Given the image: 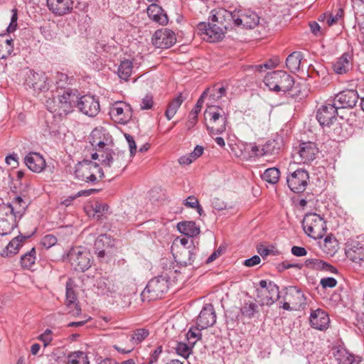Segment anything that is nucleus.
<instances>
[{
  "mask_svg": "<svg viewBox=\"0 0 364 364\" xmlns=\"http://www.w3.org/2000/svg\"><path fill=\"white\" fill-rule=\"evenodd\" d=\"M338 109V107L332 100H328L318 109L316 119L323 128H329L331 126H334L333 133L337 136H340L341 127L338 123H336L337 121Z\"/></svg>",
  "mask_w": 364,
  "mask_h": 364,
  "instance_id": "f257e3e1",
  "label": "nucleus"
},
{
  "mask_svg": "<svg viewBox=\"0 0 364 364\" xmlns=\"http://www.w3.org/2000/svg\"><path fill=\"white\" fill-rule=\"evenodd\" d=\"M77 98L71 90H65L56 98L48 99L46 101V107L50 112L56 113L60 116L66 115L72 112Z\"/></svg>",
  "mask_w": 364,
  "mask_h": 364,
  "instance_id": "f03ea898",
  "label": "nucleus"
},
{
  "mask_svg": "<svg viewBox=\"0 0 364 364\" xmlns=\"http://www.w3.org/2000/svg\"><path fill=\"white\" fill-rule=\"evenodd\" d=\"M264 82L270 90L286 92L291 90L294 80L285 71L276 70L268 73L264 77Z\"/></svg>",
  "mask_w": 364,
  "mask_h": 364,
  "instance_id": "7ed1b4c3",
  "label": "nucleus"
},
{
  "mask_svg": "<svg viewBox=\"0 0 364 364\" xmlns=\"http://www.w3.org/2000/svg\"><path fill=\"white\" fill-rule=\"evenodd\" d=\"M302 227L305 233L313 239H321L327 230L326 221L315 213H306L302 220Z\"/></svg>",
  "mask_w": 364,
  "mask_h": 364,
  "instance_id": "20e7f679",
  "label": "nucleus"
},
{
  "mask_svg": "<svg viewBox=\"0 0 364 364\" xmlns=\"http://www.w3.org/2000/svg\"><path fill=\"white\" fill-rule=\"evenodd\" d=\"M97 173L100 178H103L104 173L99 164L96 162L84 160L76 164L75 168V178L85 182L95 183L97 181Z\"/></svg>",
  "mask_w": 364,
  "mask_h": 364,
  "instance_id": "39448f33",
  "label": "nucleus"
},
{
  "mask_svg": "<svg viewBox=\"0 0 364 364\" xmlns=\"http://www.w3.org/2000/svg\"><path fill=\"white\" fill-rule=\"evenodd\" d=\"M168 289V280L164 276L151 279L141 292L143 301H151L160 299Z\"/></svg>",
  "mask_w": 364,
  "mask_h": 364,
  "instance_id": "423d86ee",
  "label": "nucleus"
},
{
  "mask_svg": "<svg viewBox=\"0 0 364 364\" xmlns=\"http://www.w3.org/2000/svg\"><path fill=\"white\" fill-rule=\"evenodd\" d=\"M100 160L105 168H110L117 175L120 173L127 166L124 152L118 149H106L102 152Z\"/></svg>",
  "mask_w": 364,
  "mask_h": 364,
  "instance_id": "0eeeda50",
  "label": "nucleus"
},
{
  "mask_svg": "<svg viewBox=\"0 0 364 364\" xmlns=\"http://www.w3.org/2000/svg\"><path fill=\"white\" fill-rule=\"evenodd\" d=\"M68 259L75 271L85 272L92 264L90 253L84 247H75L70 250Z\"/></svg>",
  "mask_w": 364,
  "mask_h": 364,
  "instance_id": "6e6552de",
  "label": "nucleus"
},
{
  "mask_svg": "<svg viewBox=\"0 0 364 364\" xmlns=\"http://www.w3.org/2000/svg\"><path fill=\"white\" fill-rule=\"evenodd\" d=\"M256 291L261 305L269 306L279 298V287L273 282H267L266 280H261Z\"/></svg>",
  "mask_w": 364,
  "mask_h": 364,
  "instance_id": "1a4fd4ad",
  "label": "nucleus"
},
{
  "mask_svg": "<svg viewBox=\"0 0 364 364\" xmlns=\"http://www.w3.org/2000/svg\"><path fill=\"white\" fill-rule=\"evenodd\" d=\"M24 85L35 91L44 92L49 90L50 85L46 73L27 69L24 71Z\"/></svg>",
  "mask_w": 364,
  "mask_h": 364,
  "instance_id": "9d476101",
  "label": "nucleus"
},
{
  "mask_svg": "<svg viewBox=\"0 0 364 364\" xmlns=\"http://www.w3.org/2000/svg\"><path fill=\"white\" fill-rule=\"evenodd\" d=\"M196 31L203 40L209 42H216L222 40L226 31L213 21L208 23L205 22L199 23L197 25Z\"/></svg>",
  "mask_w": 364,
  "mask_h": 364,
  "instance_id": "9b49d317",
  "label": "nucleus"
},
{
  "mask_svg": "<svg viewBox=\"0 0 364 364\" xmlns=\"http://www.w3.org/2000/svg\"><path fill=\"white\" fill-rule=\"evenodd\" d=\"M318 154V148L316 143L302 141L295 148L293 156L299 163L308 164L315 160Z\"/></svg>",
  "mask_w": 364,
  "mask_h": 364,
  "instance_id": "f8f14e48",
  "label": "nucleus"
},
{
  "mask_svg": "<svg viewBox=\"0 0 364 364\" xmlns=\"http://www.w3.org/2000/svg\"><path fill=\"white\" fill-rule=\"evenodd\" d=\"M16 226V219L9 204H0V235H6Z\"/></svg>",
  "mask_w": 364,
  "mask_h": 364,
  "instance_id": "ddd939ff",
  "label": "nucleus"
},
{
  "mask_svg": "<svg viewBox=\"0 0 364 364\" xmlns=\"http://www.w3.org/2000/svg\"><path fill=\"white\" fill-rule=\"evenodd\" d=\"M309 178V173L306 170L299 168L287 176V182L291 191L301 193L306 188Z\"/></svg>",
  "mask_w": 364,
  "mask_h": 364,
  "instance_id": "4468645a",
  "label": "nucleus"
},
{
  "mask_svg": "<svg viewBox=\"0 0 364 364\" xmlns=\"http://www.w3.org/2000/svg\"><path fill=\"white\" fill-rule=\"evenodd\" d=\"M235 26H242L252 29L257 26L259 22V17L253 11L249 9L235 10Z\"/></svg>",
  "mask_w": 364,
  "mask_h": 364,
  "instance_id": "2eb2a0df",
  "label": "nucleus"
},
{
  "mask_svg": "<svg viewBox=\"0 0 364 364\" xmlns=\"http://www.w3.org/2000/svg\"><path fill=\"white\" fill-rule=\"evenodd\" d=\"M76 102L78 109L88 117H95L100 112V102L93 95H83Z\"/></svg>",
  "mask_w": 364,
  "mask_h": 364,
  "instance_id": "dca6fc26",
  "label": "nucleus"
},
{
  "mask_svg": "<svg viewBox=\"0 0 364 364\" xmlns=\"http://www.w3.org/2000/svg\"><path fill=\"white\" fill-rule=\"evenodd\" d=\"M110 116L118 123L125 124L132 117V109L131 106L124 102H116L112 105L109 110Z\"/></svg>",
  "mask_w": 364,
  "mask_h": 364,
  "instance_id": "f3484780",
  "label": "nucleus"
},
{
  "mask_svg": "<svg viewBox=\"0 0 364 364\" xmlns=\"http://www.w3.org/2000/svg\"><path fill=\"white\" fill-rule=\"evenodd\" d=\"M152 43L158 48L166 49L171 47L176 41L173 31L161 28L155 31L151 38Z\"/></svg>",
  "mask_w": 364,
  "mask_h": 364,
  "instance_id": "a211bd4d",
  "label": "nucleus"
},
{
  "mask_svg": "<svg viewBox=\"0 0 364 364\" xmlns=\"http://www.w3.org/2000/svg\"><path fill=\"white\" fill-rule=\"evenodd\" d=\"M358 93L353 89L346 90L338 93L332 101L338 109H350L358 102Z\"/></svg>",
  "mask_w": 364,
  "mask_h": 364,
  "instance_id": "6ab92c4d",
  "label": "nucleus"
},
{
  "mask_svg": "<svg viewBox=\"0 0 364 364\" xmlns=\"http://www.w3.org/2000/svg\"><path fill=\"white\" fill-rule=\"evenodd\" d=\"M210 21L215 22L220 27H223L226 31L232 28L235 26V10L233 11H228L225 9L220 8L213 10Z\"/></svg>",
  "mask_w": 364,
  "mask_h": 364,
  "instance_id": "aec40b11",
  "label": "nucleus"
},
{
  "mask_svg": "<svg viewBox=\"0 0 364 364\" xmlns=\"http://www.w3.org/2000/svg\"><path fill=\"white\" fill-rule=\"evenodd\" d=\"M198 250L193 244L192 240L188 247H181L176 255L174 257L175 260L182 266L193 265L197 258V252Z\"/></svg>",
  "mask_w": 364,
  "mask_h": 364,
  "instance_id": "412c9836",
  "label": "nucleus"
},
{
  "mask_svg": "<svg viewBox=\"0 0 364 364\" xmlns=\"http://www.w3.org/2000/svg\"><path fill=\"white\" fill-rule=\"evenodd\" d=\"M216 322V314L213 306L211 304H205L200 311L196 325L201 329L212 326Z\"/></svg>",
  "mask_w": 364,
  "mask_h": 364,
  "instance_id": "4be33fe9",
  "label": "nucleus"
},
{
  "mask_svg": "<svg viewBox=\"0 0 364 364\" xmlns=\"http://www.w3.org/2000/svg\"><path fill=\"white\" fill-rule=\"evenodd\" d=\"M65 304L67 308L75 306V309L70 310L71 316H79L81 314V308L79 306L77 298L74 290V282L70 278L66 282Z\"/></svg>",
  "mask_w": 364,
  "mask_h": 364,
  "instance_id": "5701e85b",
  "label": "nucleus"
},
{
  "mask_svg": "<svg viewBox=\"0 0 364 364\" xmlns=\"http://www.w3.org/2000/svg\"><path fill=\"white\" fill-rule=\"evenodd\" d=\"M309 321L312 328L319 331L326 330L330 324L328 314L321 309H317L311 311Z\"/></svg>",
  "mask_w": 364,
  "mask_h": 364,
  "instance_id": "b1692460",
  "label": "nucleus"
},
{
  "mask_svg": "<svg viewBox=\"0 0 364 364\" xmlns=\"http://www.w3.org/2000/svg\"><path fill=\"white\" fill-rule=\"evenodd\" d=\"M49 11L55 16H61L71 13L73 1L72 0H47Z\"/></svg>",
  "mask_w": 364,
  "mask_h": 364,
  "instance_id": "393cba45",
  "label": "nucleus"
},
{
  "mask_svg": "<svg viewBox=\"0 0 364 364\" xmlns=\"http://www.w3.org/2000/svg\"><path fill=\"white\" fill-rule=\"evenodd\" d=\"M207 117H209V124L208 125L213 126L218 121H220V129L224 128V123L228 122V114L224 109L218 106H210L205 110Z\"/></svg>",
  "mask_w": 364,
  "mask_h": 364,
  "instance_id": "a878e982",
  "label": "nucleus"
},
{
  "mask_svg": "<svg viewBox=\"0 0 364 364\" xmlns=\"http://www.w3.org/2000/svg\"><path fill=\"white\" fill-rule=\"evenodd\" d=\"M24 161L27 167L35 173H41L46 167L44 158L36 152L28 154L24 159Z\"/></svg>",
  "mask_w": 364,
  "mask_h": 364,
  "instance_id": "bb28decb",
  "label": "nucleus"
},
{
  "mask_svg": "<svg viewBox=\"0 0 364 364\" xmlns=\"http://www.w3.org/2000/svg\"><path fill=\"white\" fill-rule=\"evenodd\" d=\"M284 146V138L281 135H275L263 145V154L267 155H277Z\"/></svg>",
  "mask_w": 364,
  "mask_h": 364,
  "instance_id": "cd10ccee",
  "label": "nucleus"
},
{
  "mask_svg": "<svg viewBox=\"0 0 364 364\" xmlns=\"http://www.w3.org/2000/svg\"><path fill=\"white\" fill-rule=\"evenodd\" d=\"M352 55L348 53H344L340 58L333 63L334 72L338 75H343L348 73L352 68Z\"/></svg>",
  "mask_w": 364,
  "mask_h": 364,
  "instance_id": "c85d7f7f",
  "label": "nucleus"
},
{
  "mask_svg": "<svg viewBox=\"0 0 364 364\" xmlns=\"http://www.w3.org/2000/svg\"><path fill=\"white\" fill-rule=\"evenodd\" d=\"M286 299L291 302L292 309H298L306 304V297L304 293L296 287H290L288 289Z\"/></svg>",
  "mask_w": 364,
  "mask_h": 364,
  "instance_id": "c756f323",
  "label": "nucleus"
},
{
  "mask_svg": "<svg viewBox=\"0 0 364 364\" xmlns=\"http://www.w3.org/2000/svg\"><path fill=\"white\" fill-rule=\"evenodd\" d=\"M301 264L302 268L305 267L312 270H324L331 273L336 272V269L333 266L316 258L308 259Z\"/></svg>",
  "mask_w": 364,
  "mask_h": 364,
  "instance_id": "7c9ffc66",
  "label": "nucleus"
},
{
  "mask_svg": "<svg viewBox=\"0 0 364 364\" xmlns=\"http://www.w3.org/2000/svg\"><path fill=\"white\" fill-rule=\"evenodd\" d=\"M147 14L151 20L161 25H166L168 21L166 14L156 4H151L148 6Z\"/></svg>",
  "mask_w": 364,
  "mask_h": 364,
  "instance_id": "2f4dec72",
  "label": "nucleus"
},
{
  "mask_svg": "<svg viewBox=\"0 0 364 364\" xmlns=\"http://www.w3.org/2000/svg\"><path fill=\"white\" fill-rule=\"evenodd\" d=\"M9 204L10 209H11V213L15 215L16 220L21 218L28 208V202L21 196H15Z\"/></svg>",
  "mask_w": 364,
  "mask_h": 364,
  "instance_id": "473e14b6",
  "label": "nucleus"
},
{
  "mask_svg": "<svg viewBox=\"0 0 364 364\" xmlns=\"http://www.w3.org/2000/svg\"><path fill=\"white\" fill-rule=\"evenodd\" d=\"M351 1L358 30L364 34V0H351Z\"/></svg>",
  "mask_w": 364,
  "mask_h": 364,
  "instance_id": "72a5a7b5",
  "label": "nucleus"
},
{
  "mask_svg": "<svg viewBox=\"0 0 364 364\" xmlns=\"http://www.w3.org/2000/svg\"><path fill=\"white\" fill-rule=\"evenodd\" d=\"M333 355L339 364H353L355 361L354 355L341 346L334 348Z\"/></svg>",
  "mask_w": 364,
  "mask_h": 364,
  "instance_id": "f704fd0d",
  "label": "nucleus"
},
{
  "mask_svg": "<svg viewBox=\"0 0 364 364\" xmlns=\"http://www.w3.org/2000/svg\"><path fill=\"white\" fill-rule=\"evenodd\" d=\"M178 230L188 236L193 237L200 233V228L193 221H183L177 224Z\"/></svg>",
  "mask_w": 364,
  "mask_h": 364,
  "instance_id": "c9c22d12",
  "label": "nucleus"
},
{
  "mask_svg": "<svg viewBox=\"0 0 364 364\" xmlns=\"http://www.w3.org/2000/svg\"><path fill=\"white\" fill-rule=\"evenodd\" d=\"M206 95V91H205L200 98L198 100V102L195 107L193 108V109L188 114V119L186 124V126L188 129L192 128L197 122L198 121V113L200 112L202 105L203 103V98L205 95Z\"/></svg>",
  "mask_w": 364,
  "mask_h": 364,
  "instance_id": "e433bc0d",
  "label": "nucleus"
},
{
  "mask_svg": "<svg viewBox=\"0 0 364 364\" xmlns=\"http://www.w3.org/2000/svg\"><path fill=\"white\" fill-rule=\"evenodd\" d=\"M5 34L0 35V59L10 56L14 51L12 38H4Z\"/></svg>",
  "mask_w": 364,
  "mask_h": 364,
  "instance_id": "4c0bfd02",
  "label": "nucleus"
},
{
  "mask_svg": "<svg viewBox=\"0 0 364 364\" xmlns=\"http://www.w3.org/2000/svg\"><path fill=\"white\" fill-rule=\"evenodd\" d=\"M302 54L300 52H293L286 59V66L292 73L299 70Z\"/></svg>",
  "mask_w": 364,
  "mask_h": 364,
  "instance_id": "58836bf2",
  "label": "nucleus"
},
{
  "mask_svg": "<svg viewBox=\"0 0 364 364\" xmlns=\"http://www.w3.org/2000/svg\"><path fill=\"white\" fill-rule=\"evenodd\" d=\"M184 100L185 97H183L182 94L180 93L168 104V107L165 112V116L168 120H171L174 117Z\"/></svg>",
  "mask_w": 364,
  "mask_h": 364,
  "instance_id": "ea45409f",
  "label": "nucleus"
},
{
  "mask_svg": "<svg viewBox=\"0 0 364 364\" xmlns=\"http://www.w3.org/2000/svg\"><path fill=\"white\" fill-rule=\"evenodd\" d=\"M133 70V63L129 60L122 61L118 67L117 75L121 80L127 81Z\"/></svg>",
  "mask_w": 364,
  "mask_h": 364,
  "instance_id": "a19ab883",
  "label": "nucleus"
},
{
  "mask_svg": "<svg viewBox=\"0 0 364 364\" xmlns=\"http://www.w3.org/2000/svg\"><path fill=\"white\" fill-rule=\"evenodd\" d=\"M68 364H90L87 354L83 351H74L67 357Z\"/></svg>",
  "mask_w": 364,
  "mask_h": 364,
  "instance_id": "79ce46f5",
  "label": "nucleus"
},
{
  "mask_svg": "<svg viewBox=\"0 0 364 364\" xmlns=\"http://www.w3.org/2000/svg\"><path fill=\"white\" fill-rule=\"evenodd\" d=\"M149 335V331L146 328H137L134 330L131 336L130 346L134 348L144 341Z\"/></svg>",
  "mask_w": 364,
  "mask_h": 364,
  "instance_id": "37998d69",
  "label": "nucleus"
},
{
  "mask_svg": "<svg viewBox=\"0 0 364 364\" xmlns=\"http://www.w3.org/2000/svg\"><path fill=\"white\" fill-rule=\"evenodd\" d=\"M280 171L277 168H269L264 171L262 175V178L271 184H276L279 179Z\"/></svg>",
  "mask_w": 364,
  "mask_h": 364,
  "instance_id": "c03bdc74",
  "label": "nucleus"
},
{
  "mask_svg": "<svg viewBox=\"0 0 364 364\" xmlns=\"http://www.w3.org/2000/svg\"><path fill=\"white\" fill-rule=\"evenodd\" d=\"M348 257L354 262L358 263L364 261V247L359 244L353 245L348 252Z\"/></svg>",
  "mask_w": 364,
  "mask_h": 364,
  "instance_id": "a18cd8bd",
  "label": "nucleus"
},
{
  "mask_svg": "<svg viewBox=\"0 0 364 364\" xmlns=\"http://www.w3.org/2000/svg\"><path fill=\"white\" fill-rule=\"evenodd\" d=\"M25 237H16L14 238L6 247V255H15L18 252L19 248L22 246V243Z\"/></svg>",
  "mask_w": 364,
  "mask_h": 364,
  "instance_id": "49530a36",
  "label": "nucleus"
},
{
  "mask_svg": "<svg viewBox=\"0 0 364 364\" xmlns=\"http://www.w3.org/2000/svg\"><path fill=\"white\" fill-rule=\"evenodd\" d=\"M97 287L104 294L115 291L112 281L105 277H100L97 280Z\"/></svg>",
  "mask_w": 364,
  "mask_h": 364,
  "instance_id": "de8ad7c7",
  "label": "nucleus"
},
{
  "mask_svg": "<svg viewBox=\"0 0 364 364\" xmlns=\"http://www.w3.org/2000/svg\"><path fill=\"white\" fill-rule=\"evenodd\" d=\"M35 253V248H32L30 252L24 254L21 257V264L22 267L30 269L32 267L36 260Z\"/></svg>",
  "mask_w": 364,
  "mask_h": 364,
  "instance_id": "09e8293b",
  "label": "nucleus"
},
{
  "mask_svg": "<svg viewBox=\"0 0 364 364\" xmlns=\"http://www.w3.org/2000/svg\"><path fill=\"white\" fill-rule=\"evenodd\" d=\"M202 329L196 325V327H192L186 333V338L188 341V343L193 346L197 341L200 340L201 338L202 334L201 331Z\"/></svg>",
  "mask_w": 364,
  "mask_h": 364,
  "instance_id": "8fccbe9b",
  "label": "nucleus"
},
{
  "mask_svg": "<svg viewBox=\"0 0 364 364\" xmlns=\"http://www.w3.org/2000/svg\"><path fill=\"white\" fill-rule=\"evenodd\" d=\"M344 11L342 8L336 9L333 12L325 16L326 18V23L328 26L338 23L343 16Z\"/></svg>",
  "mask_w": 364,
  "mask_h": 364,
  "instance_id": "3c124183",
  "label": "nucleus"
},
{
  "mask_svg": "<svg viewBox=\"0 0 364 364\" xmlns=\"http://www.w3.org/2000/svg\"><path fill=\"white\" fill-rule=\"evenodd\" d=\"M240 311L243 316L251 318L258 311V306L255 303L251 301L245 302Z\"/></svg>",
  "mask_w": 364,
  "mask_h": 364,
  "instance_id": "603ef678",
  "label": "nucleus"
},
{
  "mask_svg": "<svg viewBox=\"0 0 364 364\" xmlns=\"http://www.w3.org/2000/svg\"><path fill=\"white\" fill-rule=\"evenodd\" d=\"M97 134H98L97 131H93L91 134L90 143L92 146H98L97 151L100 153V154L95 153V154H92V159L94 160L98 159V157H100V155H101L102 152L103 151L102 149L105 146V144L104 141H102L101 140H97L95 139V136H97Z\"/></svg>",
  "mask_w": 364,
  "mask_h": 364,
  "instance_id": "864d4df0",
  "label": "nucleus"
},
{
  "mask_svg": "<svg viewBox=\"0 0 364 364\" xmlns=\"http://www.w3.org/2000/svg\"><path fill=\"white\" fill-rule=\"evenodd\" d=\"M192 346L191 345L186 344L185 343L180 342L177 344L176 347V353L183 356L184 358H187L192 352Z\"/></svg>",
  "mask_w": 364,
  "mask_h": 364,
  "instance_id": "5fc2aeb1",
  "label": "nucleus"
},
{
  "mask_svg": "<svg viewBox=\"0 0 364 364\" xmlns=\"http://www.w3.org/2000/svg\"><path fill=\"white\" fill-rule=\"evenodd\" d=\"M92 191H94V190L92 189L89 191H80L73 196H70L67 197L65 199L61 201L60 204L68 207L70 205H71L73 200H75L77 198L80 197L82 196H87Z\"/></svg>",
  "mask_w": 364,
  "mask_h": 364,
  "instance_id": "6e6d98bb",
  "label": "nucleus"
},
{
  "mask_svg": "<svg viewBox=\"0 0 364 364\" xmlns=\"http://www.w3.org/2000/svg\"><path fill=\"white\" fill-rule=\"evenodd\" d=\"M227 123L228 122L224 123V128L222 129H220V125L222 124L220 121H218L216 124H213V126L206 125L209 134L213 136L215 134H222L226 129Z\"/></svg>",
  "mask_w": 364,
  "mask_h": 364,
  "instance_id": "4d7b16f0",
  "label": "nucleus"
},
{
  "mask_svg": "<svg viewBox=\"0 0 364 364\" xmlns=\"http://www.w3.org/2000/svg\"><path fill=\"white\" fill-rule=\"evenodd\" d=\"M278 64H279L278 59H274V60L271 59L268 62H267L264 64L256 65H254L252 68L256 71L262 72L264 68H265V69L274 68H276L278 65Z\"/></svg>",
  "mask_w": 364,
  "mask_h": 364,
  "instance_id": "13d9d810",
  "label": "nucleus"
},
{
  "mask_svg": "<svg viewBox=\"0 0 364 364\" xmlns=\"http://www.w3.org/2000/svg\"><path fill=\"white\" fill-rule=\"evenodd\" d=\"M57 238L53 235H46L43 236L41 240L42 246L46 249H49L57 243Z\"/></svg>",
  "mask_w": 364,
  "mask_h": 364,
  "instance_id": "bf43d9fd",
  "label": "nucleus"
},
{
  "mask_svg": "<svg viewBox=\"0 0 364 364\" xmlns=\"http://www.w3.org/2000/svg\"><path fill=\"white\" fill-rule=\"evenodd\" d=\"M109 206L106 203H96L93 207L95 216L99 220L103 216L104 213L108 211Z\"/></svg>",
  "mask_w": 364,
  "mask_h": 364,
  "instance_id": "052dcab7",
  "label": "nucleus"
},
{
  "mask_svg": "<svg viewBox=\"0 0 364 364\" xmlns=\"http://www.w3.org/2000/svg\"><path fill=\"white\" fill-rule=\"evenodd\" d=\"M289 268H297L301 269H302V265L301 263H291L287 260H285L279 264L277 266V269L279 272H282Z\"/></svg>",
  "mask_w": 364,
  "mask_h": 364,
  "instance_id": "680f3d73",
  "label": "nucleus"
},
{
  "mask_svg": "<svg viewBox=\"0 0 364 364\" xmlns=\"http://www.w3.org/2000/svg\"><path fill=\"white\" fill-rule=\"evenodd\" d=\"M320 284L323 289L333 288L336 286L337 281L333 277H325L321 279Z\"/></svg>",
  "mask_w": 364,
  "mask_h": 364,
  "instance_id": "e2e57ef3",
  "label": "nucleus"
},
{
  "mask_svg": "<svg viewBox=\"0 0 364 364\" xmlns=\"http://www.w3.org/2000/svg\"><path fill=\"white\" fill-rule=\"evenodd\" d=\"M38 339L43 343L44 346H48L53 340L51 330L46 329L44 333L39 336Z\"/></svg>",
  "mask_w": 364,
  "mask_h": 364,
  "instance_id": "0e129e2a",
  "label": "nucleus"
},
{
  "mask_svg": "<svg viewBox=\"0 0 364 364\" xmlns=\"http://www.w3.org/2000/svg\"><path fill=\"white\" fill-rule=\"evenodd\" d=\"M124 137L129 145L130 155L131 156H133L136 151V144L135 143L134 137L129 134H125Z\"/></svg>",
  "mask_w": 364,
  "mask_h": 364,
  "instance_id": "69168bd1",
  "label": "nucleus"
},
{
  "mask_svg": "<svg viewBox=\"0 0 364 364\" xmlns=\"http://www.w3.org/2000/svg\"><path fill=\"white\" fill-rule=\"evenodd\" d=\"M154 104L153 97L151 95H146L141 100L140 107L141 109H150Z\"/></svg>",
  "mask_w": 364,
  "mask_h": 364,
  "instance_id": "338daca9",
  "label": "nucleus"
},
{
  "mask_svg": "<svg viewBox=\"0 0 364 364\" xmlns=\"http://www.w3.org/2000/svg\"><path fill=\"white\" fill-rule=\"evenodd\" d=\"M212 205L213 208L218 210H223L226 209L227 204L222 200L215 198L212 200Z\"/></svg>",
  "mask_w": 364,
  "mask_h": 364,
  "instance_id": "774afa93",
  "label": "nucleus"
}]
</instances>
